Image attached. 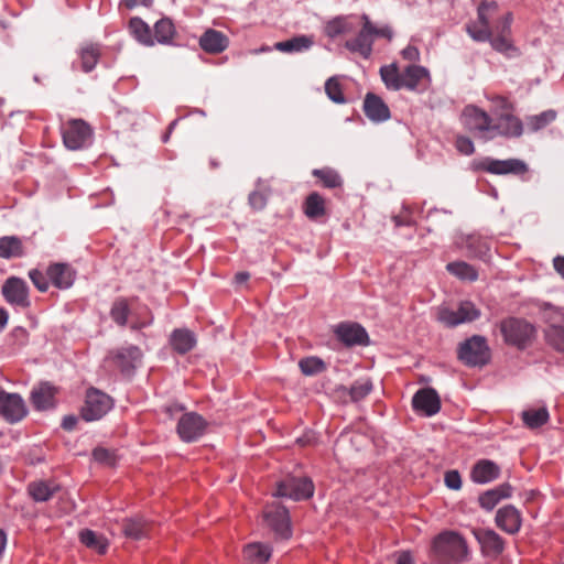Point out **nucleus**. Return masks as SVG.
Listing matches in <instances>:
<instances>
[{
  "label": "nucleus",
  "instance_id": "1",
  "mask_svg": "<svg viewBox=\"0 0 564 564\" xmlns=\"http://www.w3.org/2000/svg\"><path fill=\"white\" fill-rule=\"evenodd\" d=\"M467 555L466 541L457 532L443 531L432 541L430 556L436 564H456L466 560Z\"/></svg>",
  "mask_w": 564,
  "mask_h": 564
},
{
  "label": "nucleus",
  "instance_id": "2",
  "mask_svg": "<svg viewBox=\"0 0 564 564\" xmlns=\"http://www.w3.org/2000/svg\"><path fill=\"white\" fill-rule=\"evenodd\" d=\"M326 35H392L390 26H375L366 14L337 17L329 21L325 28Z\"/></svg>",
  "mask_w": 564,
  "mask_h": 564
},
{
  "label": "nucleus",
  "instance_id": "3",
  "mask_svg": "<svg viewBox=\"0 0 564 564\" xmlns=\"http://www.w3.org/2000/svg\"><path fill=\"white\" fill-rule=\"evenodd\" d=\"M500 330L506 343L519 348H524L535 335L532 324L514 317L502 321Z\"/></svg>",
  "mask_w": 564,
  "mask_h": 564
},
{
  "label": "nucleus",
  "instance_id": "4",
  "mask_svg": "<svg viewBox=\"0 0 564 564\" xmlns=\"http://www.w3.org/2000/svg\"><path fill=\"white\" fill-rule=\"evenodd\" d=\"M480 310L470 301L459 303L457 310L442 306L437 311V321L446 327H456L460 324L471 323L480 317Z\"/></svg>",
  "mask_w": 564,
  "mask_h": 564
},
{
  "label": "nucleus",
  "instance_id": "5",
  "mask_svg": "<svg viewBox=\"0 0 564 564\" xmlns=\"http://www.w3.org/2000/svg\"><path fill=\"white\" fill-rule=\"evenodd\" d=\"M460 119L464 127L476 137L490 140L492 118L487 111L475 105H467Z\"/></svg>",
  "mask_w": 564,
  "mask_h": 564
},
{
  "label": "nucleus",
  "instance_id": "6",
  "mask_svg": "<svg viewBox=\"0 0 564 564\" xmlns=\"http://www.w3.org/2000/svg\"><path fill=\"white\" fill-rule=\"evenodd\" d=\"M63 142L69 150H80L90 144L93 129L83 119H72L62 128Z\"/></svg>",
  "mask_w": 564,
  "mask_h": 564
},
{
  "label": "nucleus",
  "instance_id": "7",
  "mask_svg": "<svg viewBox=\"0 0 564 564\" xmlns=\"http://www.w3.org/2000/svg\"><path fill=\"white\" fill-rule=\"evenodd\" d=\"M458 358L468 366H481L488 362L490 350L482 336L475 335L459 345Z\"/></svg>",
  "mask_w": 564,
  "mask_h": 564
},
{
  "label": "nucleus",
  "instance_id": "8",
  "mask_svg": "<svg viewBox=\"0 0 564 564\" xmlns=\"http://www.w3.org/2000/svg\"><path fill=\"white\" fill-rule=\"evenodd\" d=\"M473 167L476 171H484L496 175H520L528 171V165L519 159L497 160L492 158H482L474 161Z\"/></svg>",
  "mask_w": 564,
  "mask_h": 564
},
{
  "label": "nucleus",
  "instance_id": "9",
  "mask_svg": "<svg viewBox=\"0 0 564 564\" xmlns=\"http://www.w3.org/2000/svg\"><path fill=\"white\" fill-rule=\"evenodd\" d=\"M112 405V399L108 394L98 389L90 388L87 390L80 414L87 422L96 421L107 414Z\"/></svg>",
  "mask_w": 564,
  "mask_h": 564
},
{
  "label": "nucleus",
  "instance_id": "10",
  "mask_svg": "<svg viewBox=\"0 0 564 564\" xmlns=\"http://www.w3.org/2000/svg\"><path fill=\"white\" fill-rule=\"evenodd\" d=\"M263 520L278 538L289 539L292 534L288 510L279 502L268 505L263 510Z\"/></svg>",
  "mask_w": 564,
  "mask_h": 564
},
{
  "label": "nucleus",
  "instance_id": "11",
  "mask_svg": "<svg viewBox=\"0 0 564 564\" xmlns=\"http://www.w3.org/2000/svg\"><path fill=\"white\" fill-rule=\"evenodd\" d=\"M26 414L28 408L22 397L0 388V416L8 423L14 424L22 421Z\"/></svg>",
  "mask_w": 564,
  "mask_h": 564
},
{
  "label": "nucleus",
  "instance_id": "12",
  "mask_svg": "<svg viewBox=\"0 0 564 564\" xmlns=\"http://www.w3.org/2000/svg\"><path fill=\"white\" fill-rule=\"evenodd\" d=\"M207 429V421L195 412L184 413L176 426V432L183 442L192 443L202 437Z\"/></svg>",
  "mask_w": 564,
  "mask_h": 564
},
{
  "label": "nucleus",
  "instance_id": "13",
  "mask_svg": "<svg viewBox=\"0 0 564 564\" xmlns=\"http://www.w3.org/2000/svg\"><path fill=\"white\" fill-rule=\"evenodd\" d=\"M314 494V485L311 479L302 478H288L278 485L275 497L290 498L292 500L308 499Z\"/></svg>",
  "mask_w": 564,
  "mask_h": 564
},
{
  "label": "nucleus",
  "instance_id": "14",
  "mask_svg": "<svg viewBox=\"0 0 564 564\" xmlns=\"http://www.w3.org/2000/svg\"><path fill=\"white\" fill-rule=\"evenodd\" d=\"M1 293L6 302L17 308H26L31 304L28 284L21 278H8L2 285Z\"/></svg>",
  "mask_w": 564,
  "mask_h": 564
},
{
  "label": "nucleus",
  "instance_id": "15",
  "mask_svg": "<svg viewBox=\"0 0 564 564\" xmlns=\"http://www.w3.org/2000/svg\"><path fill=\"white\" fill-rule=\"evenodd\" d=\"M523 132L522 121L512 112L500 113L496 120L492 119L489 139L497 137L519 138Z\"/></svg>",
  "mask_w": 564,
  "mask_h": 564
},
{
  "label": "nucleus",
  "instance_id": "16",
  "mask_svg": "<svg viewBox=\"0 0 564 564\" xmlns=\"http://www.w3.org/2000/svg\"><path fill=\"white\" fill-rule=\"evenodd\" d=\"M545 315L550 326L545 330L546 341L556 350L564 351V327L561 325L564 314L560 308L549 306Z\"/></svg>",
  "mask_w": 564,
  "mask_h": 564
},
{
  "label": "nucleus",
  "instance_id": "17",
  "mask_svg": "<svg viewBox=\"0 0 564 564\" xmlns=\"http://www.w3.org/2000/svg\"><path fill=\"white\" fill-rule=\"evenodd\" d=\"M412 406L416 413L424 416H433L441 410V399L434 389L423 388L413 395Z\"/></svg>",
  "mask_w": 564,
  "mask_h": 564
},
{
  "label": "nucleus",
  "instance_id": "18",
  "mask_svg": "<svg viewBox=\"0 0 564 564\" xmlns=\"http://www.w3.org/2000/svg\"><path fill=\"white\" fill-rule=\"evenodd\" d=\"M334 333L338 340L348 347L367 345L369 341L366 329L357 323H339L334 328Z\"/></svg>",
  "mask_w": 564,
  "mask_h": 564
},
{
  "label": "nucleus",
  "instance_id": "19",
  "mask_svg": "<svg viewBox=\"0 0 564 564\" xmlns=\"http://www.w3.org/2000/svg\"><path fill=\"white\" fill-rule=\"evenodd\" d=\"M431 84L429 70L419 65H409L403 69L402 88L413 91L425 90Z\"/></svg>",
  "mask_w": 564,
  "mask_h": 564
},
{
  "label": "nucleus",
  "instance_id": "20",
  "mask_svg": "<svg viewBox=\"0 0 564 564\" xmlns=\"http://www.w3.org/2000/svg\"><path fill=\"white\" fill-rule=\"evenodd\" d=\"M497 527L508 534L519 532L522 524L520 511L512 505L498 509L495 518Z\"/></svg>",
  "mask_w": 564,
  "mask_h": 564
},
{
  "label": "nucleus",
  "instance_id": "21",
  "mask_svg": "<svg viewBox=\"0 0 564 564\" xmlns=\"http://www.w3.org/2000/svg\"><path fill=\"white\" fill-rule=\"evenodd\" d=\"M46 274L51 283L61 290L69 289L76 278V271L67 263L51 264L46 270Z\"/></svg>",
  "mask_w": 564,
  "mask_h": 564
},
{
  "label": "nucleus",
  "instance_id": "22",
  "mask_svg": "<svg viewBox=\"0 0 564 564\" xmlns=\"http://www.w3.org/2000/svg\"><path fill=\"white\" fill-rule=\"evenodd\" d=\"M364 111L373 122H382L390 118V109L377 95L368 93L364 100Z\"/></svg>",
  "mask_w": 564,
  "mask_h": 564
},
{
  "label": "nucleus",
  "instance_id": "23",
  "mask_svg": "<svg viewBox=\"0 0 564 564\" xmlns=\"http://www.w3.org/2000/svg\"><path fill=\"white\" fill-rule=\"evenodd\" d=\"M500 476V467L490 459H480L471 468L470 479L476 484H488Z\"/></svg>",
  "mask_w": 564,
  "mask_h": 564
},
{
  "label": "nucleus",
  "instance_id": "24",
  "mask_svg": "<svg viewBox=\"0 0 564 564\" xmlns=\"http://www.w3.org/2000/svg\"><path fill=\"white\" fill-rule=\"evenodd\" d=\"M142 358V351L138 346L129 345L118 349L113 354V361L122 372H130Z\"/></svg>",
  "mask_w": 564,
  "mask_h": 564
},
{
  "label": "nucleus",
  "instance_id": "25",
  "mask_svg": "<svg viewBox=\"0 0 564 564\" xmlns=\"http://www.w3.org/2000/svg\"><path fill=\"white\" fill-rule=\"evenodd\" d=\"M56 389L48 382L34 387L31 392V401L36 410H47L55 405Z\"/></svg>",
  "mask_w": 564,
  "mask_h": 564
},
{
  "label": "nucleus",
  "instance_id": "26",
  "mask_svg": "<svg viewBox=\"0 0 564 564\" xmlns=\"http://www.w3.org/2000/svg\"><path fill=\"white\" fill-rule=\"evenodd\" d=\"M475 536L481 549L487 554H500L503 550V541L498 533L490 529H478Z\"/></svg>",
  "mask_w": 564,
  "mask_h": 564
},
{
  "label": "nucleus",
  "instance_id": "27",
  "mask_svg": "<svg viewBox=\"0 0 564 564\" xmlns=\"http://www.w3.org/2000/svg\"><path fill=\"white\" fill-rule=\"evenodd\" d=\"M512 488L508 484L500 485L494 489L487 490L479 496V505L482 509L492 510L502 499L511 496Z\"/></svg>",
  "mask_w": 564,
  "mask_h": 564
},
{
  "label": "nucleus",
  "instance_id": "28",
  "mask_svg": "<svg viewBox=\"0 0 564 564\" xmlns=\"http://www.w3.org/2000/svg\"><path fill=\"white\" fill-rule=\"evenodd\" d=\"M170 344L176 352L184 355L195 347L196 337L193 332L180 328L171 334Z\"/></svg>",
  "mask_w": 564,
  "mask_h": 564
},
{
  "label": "nucleus",
  "instance_id": "29",
  "mask_svg": "<svg viewBox=\"0 0 564 564\" xmlns=\"http://www.w3.org/2000/svg\"><path fill=\"white\" fill-rule=\"evenodd\" d=\"M498 9V4L495 1H484L478 7V20L481 23L482 28L477 32L471 33L470 35H492L494 30L490 28L491 19L496 15Z\"/></svg>",
  "mask_w": 564,
  "mask_h": 564
},
{
  "label": "nucleus",
  "instance_id": "30",
  "mask_svg": "<svg viewBox=\"0 0 564 564\" xmlns=\"http://www.w3.org/2000/svg\"><path fill=\"white\" fill-rule=\"evenodd\" d=\"M272 550L268 544L254 542L243 549V556L249 564H264L271 557Z\"/></svg>",
  "mask_w": 564,
  "mask_h": 564
},
{
  "label": "nucleus",
  "instance_id": "31",
  "mask_svg": "<svg viewBox=\"0 0 564 564\" xmlns=\"http://www.w3.org/2000/svg\"><path fill=\"white\" fill-rule=\"evenodd\" d=\"M79 541L86 547L94 550L99 554H105L109 546V542L106 536L89 529H85L79 532Z\"/></svg>",
  "mask_w": 564,
  "mask_h": 564
},
{
  "label": "nucleus",
  "instance_id": "32",
  "mask_svg": "<svg viewBox=\"0 0 564 564\" xmlns=\"http://www.w3.org/2000/svg\"><path fill=\"white\" fill-rule=\"evenodd\" d=\"M24 256L22 240L17 236H3L0 238V258L11 259Z\"/></svg>",
  "mask_w": 564,
  "mask_h": 564
},
{
  "label": "nucleus",
  "instance_id": "33",
  "mask_svg": "<svg viewBox=\"0 0 564 564\" xmlns=\"http://www.w3.org/2000/svg\"><path fill=\"white\" fill-rule=\"evenodd\" d=\"M521 417L524 425L533 430L544 425L549 421L550 414L546 406L530 408L522 411Z\"/></svg>",
  "mask_w": 564,
  "mask_h": 564
},
{
  "label": "nucleus",
  "instance_id": "34",
  "mask_svg": "<svg viewBox=\"0 0 564 564\" xmlns=\"http://www.w3.org/2000/svg\"><path fill=\"white\" fill-rule=\"evenodd\" d=\"M303 209L310 219H317L326 214L325 199L316 192L311 193L303 204Z\"/></svg>",
  "mask_w": 564,
  "mask_h": 564
},
{
  "label": "nucleus",
  "instance_id": "35",
  "mask_svg": "<svg viewBox=\"0 0 564 564\" xmlns=\"http://www.w3.org/2000/svg\"><path fill=\"white\" fill-rule=\"evenodd\" d=\"M477 41H488L490 46L506 57L519 55V48L513 44L511 37H474Z\"/></svg>",
  "mask_w": 564,
  "mask_h": 564
},
{
  "label": "nucleus",
  "instance_id": "36",
  "mask_svg": "<svg viewBox=\"0 0 564 564\" xmlns=\"http://www.w3.org/2000/svg\"><path fill=\"white\" fill-rule=\"evenodd\" d=\"M380 76L386 87L391 90L402 89L403 72H400L397 64L384 65L380 68Z\"/></svg>",
  "mask_w": 564,
  "mask_h": 564
},
{
  "label": "nucleus",
  "instance_id": "37",
  "mask_svg": "<svg viewBox=\"0 0 564 564\" xmlns=\"http://www.w3.org/2000/svg\"><path fill=\"white\" fill-rule=\"evenodd\" d=\"M131 302L127 297H117L110 308L111 319L119 326H126L130 314Z\"/></svg>",
  "mask_w": 564,
  "mask_h": 564
},
{
  "label": "nucleus",
  "instance_id": "38",
  "mask_svg": "<svg viewBox=\"0 0 564 564\" xmlns=\"http://www.w3.org/2000/svg\"><path fill=\"white\" fill-rule=\"evenodd\" d=\"M57 486L53 482L36 481L31 482L28 487L30 496L39 502L47 501L57 490Z\"/></svg>",
  "mask_w": 564,
  "mask_h": 564
},
{
  "label": "nucleus",
  "instance_id": "39",
  "mask_svg": "<svg viewBox=\"0 0 564 564\" xmlns=\"http://www.w3.org/2000/svg\"><path fill=\"white\" fill-rule=\"evenodd\" d=\"M446 269L449 273H452L453 275L457 276L460 280L473 282L476 281L478 278L477 270L473 265L464 261L451 262L446 265Z\"/></svg>",
  "mask_w": 564,
  "mask_h": 564
},
{
  "label": "nucleus",
  "instance_id": "40",
  "mask_svg": "<svg viewBox=\"0 0 564 564\" xmlns=\"http://www.w3.org/2000/svg\"><path fill=\"white\" fill-rule=\"evenodd\" d=\"M556 118V112L554 110H545L539 115L529 116L525 118V124L528 130L532 132H536L550 123H552Z\"/></svg>",
  "mask_w": 564,
  "mask_h": 564
},
{
  "label": "nucleus",
  "instance_id": "41",
  "mask_svg": "<svg viewBox=\"0 0 564 564\" xmlns=\"http://www.w3.org/2000/svg\"><path fill=\"white\" fill-rule=\"evenodd\" d=\"M372 37H350L346 41L345 46L355 54L364 58H368L372 52Z\"/></svg>",
  "mask_w": 564,
  "mask_h": 564
},
{
  "label": "nucleus",
  "instance_id": "42",
  "mask_svg": "<svg viewBox=\"0 0 564 564\" xmlns=\"http://www.w3.org/2000/svg\"><path fill=\"white\" fill-rule=\"evenodd\" d=\"M311 45V37H290L286 41L276 43L274 47L284 53H292L304 51Z\"/></svg>",
  "mask_w": 564,
  "mask_h": 564
},
{
  "label": "nucleus",
  "instance_id": "43",
  "mask_svg": "<svg viewBox=\"0 0 564 564\" xmlns=\"http://www.w3.org/2000/svg\"><path fill=\"white\" fill-rule=\"evenodd\" d=\"M487 100L491 104V112L497 117L500 113L513 112V102L506 96L501 95H486Z\"/></svg>",
  "mask_w": 564,
  "mask_h": 564
},
{
  "label": "nucleus",
  "instance_id": "44",
  "mask_svg": "<svg viewBox=\"0 0 564 564\" xmlns=\"http://www.w3.org/2000/svg\"><path fill=\"white\" fill-rule=\"evenodd\" d=\"M313 175L319 178L327 188L340 187L343 184L340 175L333 169H315Z\"/></svg>",
  "mask_w": 564,
  "mask_h": 564
},
{
  "label": "nucleus",
  "instance_id": "45",
  "mask_svg": "<svg viewBox=\"0 0 564 564\" xmlns=\"http://www.w3.org/2000/svg\"><path fill=\"white\" fill-rule=\"evenodd\" d=\"M100 56L99 48L97 46H86L80 50L79 57L82 63V69L86 73L91 72Z\"/></svg>",
  "mask_w": 564,
  "mask_h": 564
},
{
  "label": "nucleus",
  "instance_id": "46",
  "mask_svg": "<svg viewBox=\"0 0 564 564\" xmlns=\"http://www.w3.org/2000/svg\"><path fill=\"white\" fill-rule=\"evenodd\" d=\"M372 390V382L368 378H361L356 380L350 389L349 395L352 401L357 402L365 399Z\"/></svg>",
  "mask_w": 564,
  "mask_h": 564
},
{
  "label": "nucleus",
  "instance_id": "47",
  "mask_svg": "<svg viewBox=\"0 0 564 564\" xmlns=\"http://www.w3.org/2000/svg\"><path fill=\"white\" fill-rule=\"evenodd\" d=\"M325 91L328 98L336 104H345L346 98L344 96L343 86L339 78L334 76L326 80Z\"/></svg>",
  "mask_w": 564,
  "mask_h": 564
},
{
  "label": "nucleus",
  "instance_id": "48",
  "mask_svg": "<svg viewBox=\"0 0 564 564\" xmlns=\"http://www.w3.org/2000/svg\"><path fill=\"white\" fill-rule=\"evenodd\" d=\"M299 367L305 376H313L325 369V362L318 357H306L299 361Z\"/></svg>",
  "mask_w": 564,
  "mask_h": 564
},
{
  "label": "nucleus",
  "instance_id": "49",
  "mask_svg": "<svg viewBox=\"0 0 564 564\" xmlns=\"http://www.w3.org/2000/svg\"><path fill=\"white\" fill-rule=\"evenodd\" d=\"M122 530L126 536L139 540L145 534V523L142 520L127 519L123 522Z\"/></svg>",
  "mask_w": 564,
  "mask_h": 564
},
{
  "label": "nucleus",
  "instance_id": "50",
  "mask_svg": "<svg viewBox=\"0 0 564 564\" xmlns=\"http://www.w3.org/2000/svg\"><path fill=\"white\" fill-rule=\"evenodd\" d=\"M199 46L207 53H220L228 46V37H199Z\"/></svg>",
  "mask_w": 564,
  "mask_h": 564
},
{
  "label": "nucleus",
  "instance_id": "51",
  "mask_svg": "<svg viewBox=\"0 0 564 564\" xmlns=\"http://www.w3.org/2000/svg\"><path fill=\"white\" fill-rule=\"evenodd\" d=\"M29 278L40 292H46L48 290L51 281L46 273L44 274L37 269H32L29 272Z\"/></svg>",
  "mask_w": 564,
  "mask_h": 564
},
{
  "label": "nucleus",
  "instance_id": "52",
  "mask_svg": "<svg viewBox=\"0 0 564 564\" xmlns=\"http://www.w3.org/2000/svg\"><path fill=\"white\" fill-rule=\"evenodd\" d=\"M176 29L169 18H162L154 24V35H175Z\"/></svg>",
  "mask_w": 564,
  "mask_h": 564
},
{
  "label": "nucleus",
  "instance_id": "53",
  "mask_svg": "<svg viewBox=\"0 0 564 564\" xmlns=\"http://www.w3.org/2000/svg\"><path fill=\"white\" fill-rule=\"evenodd\" d=\"M457 151L464 155H471L475 152L473 141L468 137L458 135L455 141Z\"/></svg>",
  "mask_w": 564,
  "mask_h": 564
},
{
  "label": "nucleus",
  "instance_id": "54",
  "mask_svg": "<svg viewBox=\"0 0 564 564\" xmlns=\"http://www.w3.org/2000/svg\"><path fill=\"white\" fill-rule=\"evenodd\" d=\"M129 31L132 35H149V25L140 18H132L129 22Z\"/></svg>",
  "mask_w": 564,
  "mask_h": 564
},
{
  "label": "nucleus",
  "instance_id": "55",
  "mask_svg": "<svg viewBox=\"0 0 564 564\" xmlns=\"http://www.w3.org/2000/svg\"><path fill=\"white\" fill-rule=\"evenodd\" d=\"M267 200H268L267 194H264L260 191H253L249 195V205L254 210L263 209L267 205Z\"/></svg>",
  "mask_w": 564,
  "mask_h": 564
},
{
  "label": "nucleus",
  "instance_id": "56",
  "mask_svg": "<svg viewBox=\"0 0 564 564\" xmlns=\"http://www.w3.org/2000/svg\"><path fill=\"white\" fill-rule=\"evenodd\" d=\"M445 485L453 490L462 488V478L457 470H448L444 477Z\"/></svg>",
  "mask_w": 564,
  "mask_h": 564
},
{
  "label": "nucleus",
  "instance_id": "57",
  "mask_svg": "<svg viewBox=\"0 0 564 564\" xmlns=\"http://www.w3.org/2000/svg\"><path fill=\"white\" fill-rule=\"evenodd\" d=\"M93 457L98 463L110 464L112 456L107 448L97 447L93 451Z\"/></svg>",
  "mask_w": 564,
  "mask_h": 564
},
{
  "label": "nucleus",
  "instance_id": "58",
  "mask_svg": "<svg viewBox=\"0 0 564 564\" xmlns=\"http://www.w3.org/2000/svg\"><path fill=\"white\" fill-rule=\"evenodd\" d=\"M140 44L144 46H153L156 43L159 44H172L173 37H137Z\"/></svg>",
  "mask_w": 564,
  "mask_h": 564
},
{
  "label": "nucleus",
  "instance_id": "59",
  "mask_svg": "<svg viewBox=\"0 0 564 564\" xmlns=\"http://www.w3.org/2000/svg\"><path fill=\"white\" fill-rule=\"evenodd\" d=\"M511 20H512V17L510 13H507L502 20L495 26L492 28L494 30V33H498V34H503L506 32H509L510 30V24H511Z\"/></svg>",
  "mask_w": 564,
  "mask_h": 564
},
{
  "label": "nucleus",
  "instance_id": "60",
  "mask_svg": "<svg viewBox=\"0 0 564 564\" xmlns=\"http://www.w3.org/2000/svg\"><path fill=\"white\" fill-rule=\"evenodd\" d=\"M122 4L128 9H134L139 6L150 7L153 0H122Z\"/></svg>",
  "mask_w": 564,
  "mask_h": 564
},
{
  "label": "nucleus",
  "instance_id": "61",
  "mask_svg": "<svg viewBox=\"0 0 564 564\" xmlns=\"http://www.w3.org/2000/svg\"><path fill=\"white\" fill-rule=\"evenodd\" d=\"M144 311L147 312V314L149 315V317H148V318H145V319H143V321H134V322H132V324H131V328H132V329H141V328H144V327L149 326V325L152 323L153 317L151 316V314H150V312H149V310H148V307H147V306H144Z\"/></svg>",
  "mask_w": 564,
  "mask_h": 564
},
{
  "label": "nucleus",
  "instance_id": "62",
  "mask_svg": "<svg viewBox=\"0 0 564 564\" xmlns=\"http://www.w3.org/2000/svg\"><path fill=\"white\" fill-rule=\"evenodd\" d=\"M419 50L415 46H408L402 51V56L409 61H415L419 58Z\"/></svg>",
  "mask_w": 564,
  "mask_h": 564
},
{
  "label": "nucleus",
  "instance_id": "63",
  "mask_svg": "<svg viewBox=\"0 0 564 564\" xmlns=\"http://www.w3.org/2000/svg\"><path fill=\"white\" fill-rule=\"evenodd\" d=\"M555 271L564 279V257L557 256L553 260Z\"/></svg>",
  "mask_w": 564,
  "mask_h": 564
},
{
  "label": "nucleus",
  "instance_id": "64",
  "mask_svg": "<svg viewBox=\"0 0 564 564\" xmlns=\"http://www.w3.org/2000/svg\"><path fill=\"white\" fill-rule=\"evenodd\" d=\"M77 424V417L74 415H68L63 419L62 426L65 430H73Z\"/></svg>",
  "mask_w": 564,
  "mask_h": 564
}]
</instances>
